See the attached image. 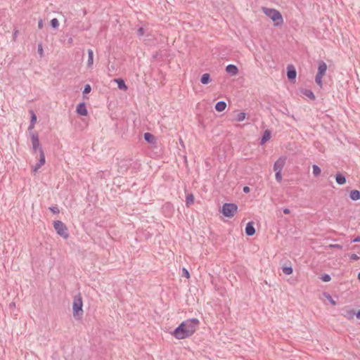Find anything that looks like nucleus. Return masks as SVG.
<instances>
[{
    "label": "nucleus",
    "mask_w": 360,
    "mask_h": 360,
    "mask_svg": "<svg viewBox=\"0 0 360 360\" xmlns=\"http://www.w3.org/2000/svg\"><path fill=\"white\" fill-rule=\"evenodd\" d=\"M355 315L357 319H360V310H359L356 313L355 312Z\"/></svg>",
    "instance_id": "50"
},
{
    "label": "nucleus",
    "mask_w": 360,
    "mask_h": 360,
    "mask_svg": "<svg viewBox=\"0 0 360 360\" xmlns=\"http://www.w3.org/2000/svg\"><path fill=\"white\" fill-rule=\"evenodd\" d=\"M349 259L351 260L356 261V260L359 259V257L357 255L353 253L349 255Z\"/></svg>",
    "instance_id": "41"
},
{
    "label": "nucleus",
    "mask_w": 360,
    "mask_h": 360,
    "mask_svg": "<svg viewBox=\"0 0 360 360\" xmlns=\"http://www.w3.org/2000/svg\"><path fill=\"white\" fill-rule=\"evenodd\" d=\"M342 315L348 319H352L355 315V311L354 309L345 308L343 309Z\"/></svg>",
    "instance_id": "15"
},
{
    "label": "nucleus",
    "mask_w": 360,
    "mask_h": 360,
    "mask_svg": "<svg viewBox=\"0 0 360 360\" xmlns=\"http://www.w3.org/2000/svg\"><path fill=\"white\" fill-rule=\"evenodd\" d=\"M243 191L244 193H248L250 192V188L248 186H245L243 187Z\"/></svg>",
    "instance_id": "46"
},
{
    "label": "nucleus",
    "mask_w": 360,
    "mask_h": 360,
    "mask_svg": "<svg viewBox=\"0 0 360 360\" xmlns=\"http://www.w3.org/2000/svg\"><path fill=\"white\" fill-rule=\"evenodd\" d=\"M30 112L32 114V117H31V120H30V123H32V124H35V123L37 122V116H36V115L34 113V112L32 110H30Z\"/></svg>",
    "instance_id": "37"
},
{
    "label": "nucleus",
    "mask_w": 360,
    "mask_h": 360,
    "mask_svg": "<svg viewBox=\"0 0 360 360\" xmlns=\"http://www.w3.org/2000/svg\"><path fill=\"white\" fill-rule=\"evenodd\" d=\"M136 34L139 37H141L145 34V30L143 27H139L137 31Z\"/></svg>",
    "instance_id": "39"
},
{
    "label": "nucleus",
    "mask_w": 360,
    "mask_h": 360,
    "mask_svg": "<svg viewBox=\"0 0 360 360\" xmlns=\"http://www.w3.org/2000/svg\"><path fill=\"white\" fill-rule=\"evenodd\" d=\"M349 198L354 201L360 200V191L358 190L351 191L349 193Z\"/></svg>",
    "instance_id": "19"
},
{
    "label": "nucleus",
    "mask_w": 360,
    "mask_h": 360,
    "mask_svg": "<svg viewBox=\"0 0 360 360\" xmlns=\"http://www.w3.org/2000/svg\"><path fill=\"white\" fill-rule=\"evenodd\" d=\"M50 25L53 29H57L59 26V22L57 18H53L50 21Z\"/></svg>",
    "instance_id": "27"
},
{
    "label": "nucleus",
    "mask_w": 360,
    "mask_h": 360,
    "mask_svg": "<svg viewBox=\"0 0 360 360\" xmlns=\"http://www.w3.org/2000/svg\"><path fill=\"white\" fill-rule=\"evenodd\" d=\"M18 34V30H14L13 34V37L14 41H15Z\"/></svg>",
    "instance_id": "44"
},
{
    "label": "nucleus",
    "mask_w": 360,
    "mask_h": 360,
    "mask_svg": "<svg viewBox=\"0 0 360 360\" xmlns=\"http://www.w3.org/2000/svg\"><path fill=\"white\" fill-rule=\"evenodd\" d=\"M321 280H322L323 282H329L331 280V277L328 274H324L321 276Z\"/></svg>",
    "instance_id": "32"
},
{
    "label": "nucleus",
    "mask_w": 360,
    "mask_h": 360,
    "mask_svg": "<svg viewBox=\"0 0 360 360\" xmlns=\"http://www.w3.org/2000/svg\"><path fill=\"white\" fill-rule=\"evenodd\" d=\"M117 165L118 172L121 174H124L130 168L137 170L139 169L141 167V164L139 162V161L134 160L132 158L122 159L117 162Z\"/></svg>",
    "instance_id": "2"
},
{
    "label": "nucleus",
    "mask_w": 360,
    "mask_h": 360,
    "mask_svg": "<svg viewBox=\"0 0 360 360\" xmlns=\"http://www.w3.org/2000/svg\"><path fill=\"white\" fill-rule=\"evenodd\" d=\"M297 76V72L295 67L292 65H288L287 66V77L290 81L295 79Z\"/></svg>",
    "instance_id": "9"
},
{
    "label": "nucleus",
    "mask_w": 360,
    "mask_h": 360,
    "mask_svg": "<svg viewBox=\"0 0 360 360\" xmlns=\"http://www.w3.org/2000/svg\"><path fill=\"white\" fill-rule=\"evenodd\" d=\"M165 208H167V207H168V208H170V207H171V205H169V204L165 205Z\"/></svg>",
    "instance_id": "51"
},
{
    "label": "nucleus",
    "mask_w": 360,
    "mask_h": 360,
    "mask_svg": "<svg viewBox=\"0 0 360 360\" xmlns=\"http://www.w3.org/2000/svg\"><path fill=\"white\" fill-rule=\"evenodd\" d=\"M200 321L196 318L187 319L181 322L172 333L179 340L191 337L197 330Z\"/></svg>",
    "instance_id": "1"
},
{
    "label": "nucleus",
    "mask_w": 360,
    "mask_h": 360,
    "mask_svg": "<svg viewBox=\"0 0 360 360\" xmlns=\"http://www.w3.org/2000/svg\"><path fill=\"white\" fill-rule=\"evenodd\" d=\"M111 69L114 70L115 69L114 66H111Z\"/></svg>",
    "instance_id": "54"
},
{
    "label": "nucleus",
    "mask_w": 360,
    "mask_h": 360,
    "mask_svg": "<svg viewBox=\"0 0 360 360\" xmlns=\"http://www.w3.org/2000/svg\"><path fill=\"white\" fill-rule=\"evenodd\" d=\"M37 52L41 58L44 56V50L41 43H39L37 46Z\"/></svg>",
    "instance_id": "33"
},
{
    "label": "nucleus",
    "mask_w": 360,
    "mask_h": 360,
    "mask_svg": "<svg viewBox=\"0 0 360 360\" xmlns=\"http://www.w3.org/2000/svg\"><path fill=\"white\" fill-rule=\"evenodd\" d=\"M114 82L117 84V86L120 89L124 90V91L127 90L128 87L122 79H121V78L115 79Z\"/></svg>",
    "instance_id": "17"
},
{
    "label": "nucleus",
    "mask_w": 360,
    "mask_h": 360,
    "mask_svg": "<svg viewBox=\"0 0 360 360\" xmlns=\"http://www.w3.org/2000/svg\"><path fill=\"white\" fill-rule=\"evenodd\" d=\"M72 43H73V39H72V37H70L68 39V44L69 45H72Z\"/></svg>",
    "instance_id": "48"
},
{
    "label": "nucleus",
    "mask_w": 360,
    "mask_h": 360,
    "mask_svg": "<svg viewBox=\"0 0 360 360\" xmlns=\"http://www.w3.org/2000/svg\"><path fill=\"white\" fill-rule=\"evenodd\" d=\"M82 299L80 295L75 297L72 303L73 316L76 319H80L83 315Z\"/></svg>",
    "instance_id": "4"
},
{
    "label": "nucleus",
    "mask_w": 360,
    "mask_h": 360,
    "mask_svg": "<svg viewBox=\"0 0 360 360\" xmlns=\"http://www.w3.org/2000/svg\"><path fill=\"white\" fill-rule=\"evenodd\" d=\"M245 231L248 236H252L255 233V229L252 221H250L246 224Z\"/></svg>",
    "instance_id": "13"
},
{
    "label": "nucleus",
    "mask_w": 360,
    "mask_h": 360,
    "mask_svg": "<svg viewBox=\"0 0 360 360\" xmlns=\"http://www.w3.org/2000/svg\"><path fill=\"white\" fill-rule=\"evenodd\" d=\"M53 228L56 233L63 238L68 239L69 238V233L67 226L61 221L56 220L53 221Z\"/></svg>",
    "instance_id": "5"
},
{
    "label": "nucleus",
    "mask_w": 360,
    "mask_h": 360,
    "mask_svg": "<svg viewBox=\"0 0 360 360\" xmlns=\"http://www.w3.org/2000/svg\"><path fill=\"white\" fill-rule=\"evenodd\" d=\"M41 165H39L38 162L32 167V170L34 172H36L38 171V169L41 167Z\"/></svg>",
    "instance_id": "42"
},
{
    "label": "nucleus",
    "mask_w": 360,
    "mask_h": 360,
    "mask_svg": "<svg viewBox=\"0 0 360 360\" xmlns=\"http://www.w3.org/2000/svg\"><path fill=\"white\" fill-rule=\"evenodd\" d=\"M302 94L310 98L311 101H314L316 99V97L314 96V94L309 89H303L302 91Z\"/></svg>",
    "instance_id": "22"
},
{
    "label": "nucleus",
    "mask_w": 360,
    "mask_h": 360,
    "mask_svg": "<svg viewBox=\"0 0 360 360\" xmlns=\"http://www.w3.org/2000/svg\"><path fill=\"white\" fill-rule=\"evenodd\" d=\"M211 82L210 75L209 73H205L201 76L200 82L202 84H207Z\"/></svg>",
    "instance_id": "21"
},
{
    "label": "nucleus",
    "mask_w": 360,
    "mask_h": 360,
    "mask_svg": "<svg viewBox=\"0 0 360 360\" xmlns=\"http://www.w3.org/2000/svg\"><path fill=\"white\" fill-rule=\"evenodd\" d=\"M324 297L329 301V302L333 304V305H336V302L333 299V297L328 294V293H326L325 292L324 294Z\"/></svg>",
    "instance_id": "31"
},
{
    "label": "nucleus",
    "mask_w": 360,
    "mask_h": 360,
    "mask_svg": "<svg viewBox=\"0 0 360 360\" xmlns=\"http://www.w3.org/2000/svg\"><path fill=\"white\" fill-rule=\"evenodd\" d=\"M39 155H40V158H39L38 164H39V165L42 166L45 164V155H44L43 149H40Z\"/></svg>",
    "instance_id": "25"
},
{
    "label": "nucleus",
    "mask_w": 360,
    "mask_h": 360,
    "mask_svg": "<svg viewBox=\"0 0 360 360\" xmlns=\"http://www.w3.org/2000/svg\"><path fill=\"white\" fill-rule=\"evenodd\" d=\"M10 306H11V307H15V303H14V302L11 303V304H10Z\"/></svg>",
    "instance_id": "52"
},
{
    "label": "nucleus",
    "mask_w": 360,
    "mask_h": 360,
    "mask_svg": "<svg viewBox=\"0 0 360 360\" xmlns=\"http://www.w3.org/2000/svg\"><path fill=\"white\" fill-rule=\"evenodd\" d=\"M285 160H286V158H283V157H281L279 158L275 162H274V170L275 172H281L284 165H285Z\"/></svg>",
    "instance_id": "8"
},
{
    "label": "nucleus",
    "mask_w": 360,
    "mask_h": 360,
    "mask_svg": "<svg viewBox=\"0 0 360 360\" xmlns=\"http://www.w3.org/2000/svg\"><path fill=\"white\" fill-rule=\"evenodd\" d=\"M352 242L353 243H359L360 242V236H357L356 238H354L353 240H352Z\"/></svg>",
    "instance_id": "47"
},
{
    "label": "nucleus",
    "mask_w": 360,
    "mask_h": 360,
    "mask_svg": "<svg viewBox=\"0 0 360 360\" xmlns=\"http://www.w3.org/2000/svg\"><path fill=\"white\" fill-rule=\"evenodd\" d=\"M262 11L274 22L275 26H281L283 23L281 13L276 9L262 7Z\"/></svg>",
    "instance_id": "3"
},
{
    "label": "nucleus",
    "mask_w": 360,
    "mask_h": 360,
    "mask_svg": "<svg viewBox=\"0 0 360 360\" xmlns=\"http://www.w3.org/2000/svg\"><path fill=\"white\" fill-rule=\"evenodd\" d=\"M358 279L360 281V272L358 274Z\"/></svg>",
    "instance_id": "53"
},
{
    "label": "nucleus",
    "mask_w": 360,
    "mask_h": 360,
    "mask_svg": "<svg viewBox=\"0 0 360 360\" xmlns=\"http://www.w3.org/2000/svg\"><path fill=\"white\" fill-rule=\"evenodd\" d=\"M323 76L316 75L315 82L321 88L322 87V79Z\"/></svg>",
    "instance_id": "30"
},
{
    "label": "nucleus",
    "mask_w": 360,
    "mask_h": 360,
    "mask_svg": "<svg viewBox=\"0 0 360 360\" xmlns=\"http://www.w3.org/2000/svg\"><path fill=\"white\" fill-rule=\"evenodd\" d=\"M312 168H313V174H314V176H319L321 172V168L316 165H314L312 166Z\"/></svg>",
    "instance_id": "26"
},
{
    "label": "nucleus",
    "mask_w": 360,
    "mask_h": 360,
    "mask_svg": "<svg viewBox=\"0 0 360 360\" xmlns=\"http://www.w3.org/2000/svg\"><path fill=\"white\" fill-rule=\"evenodd\" d=\"M43 26H44L43 20L41 19H40L38 22V28L39 30H41V29H42Z\"/></svg>",
    "instance_id": "43"
},
{
    "label": "nucleus",
    "mask_w": 360,
    "mask_h": 360,
    "mask_svg": "<svg viewBox=\"0 0 360 360\" xmlns=\"http://www.w3.org/2000/svg\"><path fill=\"white\" fill-rule=\"evenodd\" d=\"M194 203V195L192 193L188 194L186 199V205L190 207Z\"/></svg>",
    "instance_id": "24"
},
{
    "label": "nucleus",
    "mask_w": 360,
    "mask_h": 360,
    "mask_svg": "<svg viewBox=\"0 0 360 360\" xmlns=\"http://www.w3.org/2000/svg\"><path fill=\"white\" fill-rule=\"evenodd\" d=\"M335 181H336L338 184L343 185V184H345L346 183V178L341 173H338L335 175Z\"/></svg>",
    "instance_id": "18"
},
{
    "label": "nucleus",
    "mask_w": 360,
    "mask_h": 360,
    "mask_svg": "<svg viewBox=\"0 0 360 360\" xmlns=\"http://www.w3.org/2000/svg\"><path fill=\"white\" fill-rule=\"evenodd\" d=\"M237 210L238 206L236 204L226 202L223 205L221 212L224 216L231 218L237 212Z\"/></svg>",
    "instance_id": "6"
},
{
    "label": "nucleus",
    "mask_w": 360,
    "mask_h": 360,
    "mask_svg": "<svg viewBox=\"0 0 360 360\" xmlns=\"http://www.w3.org/2000/svg\"><path fill=\"white\" fill-rule=\"evenodd\" d=\"M49 209L53 214H58L60 212V210L57 206L50 207Z\"/></svg>",
    "instance_id": "35"
},
{
    "label": "nucleus",
    "mask_w": 360,
    "mask_h": 360,
    "mask_svg": "<svg viewBox=\"0 0 360 360\" xmlns=\"http://www.w3.org/2000/svg\"><path fill=\"white\" fill-rule=\"evenodd\" d=\"M283 212L285 214H289L290 213V210L288 208H284Z\"/></svg>",
    "instance_id": "45"
},
{
    "label": "nucleus",
    "mask_w": 360,
    "mask_h": 360,
    "mask_svg": "<svg viewBox=\"0 0 360 360\" xmlns=\"http://www.w3.org/2000/svg\"><path fill=\"white\" fill-rule=\"evenodd\" d=\"M76 112H77V114L82 115V116L87 115L88 111L86 108V105L84 102H81L77 105V108H76Z\"/></svg>",
    "instance_id": "11"
},
{
    "label": "nucleus",
    "mask_w": 360,
    "mask_h": 360,
    "mask_svg": "<svg viewBox=\"0 0 360 360\" xmlns=\"http://www.w3.org/2000/svg\"><path fill=\"white\" fill-rule=\"evenodd\" d=\"M226 108V103L224 101H219L215 105V110L217 112H222Z\"/></svg>",
    "instance_id": "20"
},
{
    "label": "nucleus",
    "mask_w": 360,
    "mask_h": 360,
    "mask_svg": "<svg viewBox=\"0 0 360 360\" xmlns=\"http://www.w3.org/2000/svg\"><path fill=\"white\" fill-rule=\"evenodd\" d=\"M328 248H338V249H340V250H342V246L340 244H330L328 245Z\"/></svg>",
    "instance_id": "40"
},
{
    "label": "nucleus",
    "mask_w": 360,
    "mask_h": 360,
    "mask_svg": "<svg viewBox=\"0 0 360 360\" xmlns=\"http://www.w3.org/2000/svg\"><path fill=\"white\" fill-rule=\"evenodd\" d=\"M326 70H327L326 63L324 61L321 60L319 63L318 71H317L316 75L324 76L326 74Z\"/></svg>",
    "instance_id": "14"
},
{
    "label": "nucleus",
    "mask_w": 360,
    "mask_h": 360,
    "mask_svg": "<svg viewBox=\"0 0 360 360\" xmlns=\"http://www.w3.org/2000/svg\"><path fill=\"white\" fill-rule=\"evenodd\" d=\"M293 271L291 266L283 267V272L286 275H290Z\"/></svg>",
    "instance_id": "29"
},
{
    "label": "nucleus",
    "mask_w": 360,
    "mask_h": 360,
    "mask_svg": "<svg viewBox=\"0 0 360 360\" xmlns=\"http://www.w3.org/2000/svg\"><path fill=\"white\" fill-rule=\"evenodd\" d=\"M143 138H144V140L151 144V145H153V146H155L157 144V139L156 137L152 134L151 133H149V132H146L144 134H143Z\"/></svg>",
    "instance_id": "10"
},
{
    "label": "nucleus",
    "mask_w": 360,
    "mask_h": 360,
    "mask_svg": "<svg viewBox=\"0 0 360 360\" xmlns=\"http://www.w3.org/2000/svg\"><path fill=\"white\" fill-rule=\"evenodd\" d=\"M182 276L185 277L186 278H190L189 271H188L187 269H186L184 267L182 269Z\"/></svg>",
    "instance_id": "34"
},
{
    "label": "nucleus",
    "mask_w": 360,
    "mask_h": 360,
    "mask_svg": "<svg viewBox=\"0 0 360 360\" xmlns=\"http://www.w3.org/2000/svg\"><path fill=\"white\" fill-rule=\"evenodd\" d=\"M91 91V87L89 84H86L84 87L83 94H86L90 93Z\"/></svg>",
    "instance_id": "36"
},
{
    "label": "nucleus",
    "mask_w": 360,
    "mask_h": 360,
    "mask_svg": "<svg viewBox=\"0 0 360 360\" xmlns=\"http://www.w3.org/2000/svg\"><path fill=\"white\" fill-rule=\"evenodd\" d=\"M271 132L270 130L266 129L264 131L262 137L260 141V144L265 143L267 141H269L271 139Z\"/></svg>",
    "instance_id": "16"
},
{
    "label": "nucleus",
    "mask_w": 360,
    "mask_h": 360,
    "mask_svg": "<svg viewBox=\"0 0 360 360\" xmlns=\"http://www.w3.org/2000/svg\"><path fill=\"white\" fill-rule=\"evenodd\" d=\"M245 117H246L245 112H239L236 117V120L238 122H242L245 119Z\"/></svg>",
    "instance_id": "28"
},
{
    "label": "nucleus",
    "mask_w": 360,
    "mask_h": 360,
    "mask_svg": "<svg viewBox=\"0 0 360 360\" xmlns=\"http://www.w3.org/2000/svg\"><path fill=\"white\" fill-rule=\"evenodd\" d=\"M88 61L87 66L89 68L91 67L94 63V52L91 49H88Z\"/></svg>",
    "instance_id": "23"
},
{
    "label": "nucleus",
    "mask_w": 360,
    "mask_h": 360,
    "mask_svg": "<svg viewBox=\"0 0 360 360\" xmlns=\"http://www.w3.org/2000/svg\"><path fill=\"white\" fill-rule=\"evenodd\" d=\"M276 172V174H275V177H276V180L278 181V182H281L282 181V175H281V172Z\"/></svg>",
    "instance_id": "38"
},
{
    "label": "nucleus",
    "mask_w": 360,
    "mask_h": 360,
    "mask_svg": "<svg viewBox=\"0 0 360 360\" xmlns=\"http://www.w3.org/2000/svg\"><path fill=\"white\" fill-rule=\"evenodd\" d=\"M226 71L231 76H236L238 74V68L233 64H229L226 67Z\"/></svg>",
    "instance_id": "12"
},
{
    "label": "nucleus",
    "mask_w": 360,
    "mask_h": 360,
    "mask_svg": "<svg viewBox=\"0 0 360 360\" xmlns=\"http://www.w3.org/2000/svg\"><path fill=\"white\" fill-rule=\"evenodd\" d=\"M30 139L32 141L33 152L36 153V151L38 150L40 153V149H42V148L39 143V134L37 132H32L30 134Z\"/></svg>",
    "instance_id": "7"
},
{
    "label": "nucleus",
    "mask_w": 360,
    "mask_h": 360,
    "mask_svg": "<svg viewBox=\"0 0 360 360\" xmlns=\"http://www.w3.org/2000/svg\"><path fill=\"white\" fill-rule=\"evenodd\" d=\"M34 124H32V123H30L29 127H28V130L29 131L32 130V129L34 128Z\"/></svg>",
    "instance_id": "49"
}]
</instances>
